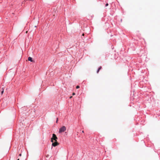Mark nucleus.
Returning a JSON list of instances; mask_svg holds the SVG:
<instances>
[{"mask_svg": "<svg viewBox=\"0 0 160 160\" xmlns=\"http://www.w3.org/2000/svg\"><path fill=\"white\" fill-rule=\"evenodd\" d=\"M58 139V138L57 137L56 135L54 134H52V138H51V142H53V140H54L55 141H57V139Z\"/></svg>", "mask_w": 160, "mask_h": 160, "instance_id": "nucleus-1", "label": "nucleus"}, {"mask_svg": "<svg viewBox=\"0 0 160 160\" xmlns=\"http://www.w3.org/2000/svg\"><path fill=\"white\" fill-rule=\"evenodd\" d=\"M66 130V128L64 126H63L59 129V133L63 132L65 131Z\"/></svg>", "mask_w": 160, "mask_h": 160, "instance_id": "nucleus-2", "label": "nucleus"}, {"mask_svg": "<svg viewBox=\"0 0 160 160\" xmlns=\"http://www.w3.org/2000/svg\"><path fill=\"white\" fill-rule=\"evenodd\" d=\"M52 146L53 147H56L59 144V143L55 141L54 142H52Z\"/></svg>", "mask_w": 160, "mask_h": 160, "instance_id": "nucleus-3", "label": "nucleus"}, {"mask_svg": "<svg viewBox=\"0 0 160 160\" xmlns=\"http://www.w3.org/2000/svg\"><path fill=\"white\" fill-rule=\"evenodd\" d=\"M28 61H30L31 62H32L33 61L32 60V58L30 57H29L28 58Z\"/></svg>", "mask_w": 160, "mask_h": 160, "instance_id": "nucleus-4", "label": "nucleus"}, {"mask_svg": "<svg viewBox=\"0 0 160 160\" xmlns=\"http://www.w3.org/2000/svg\"><path fill=\"white\" fill-rule=\"evenodd\" d=\"M101 68H102V67H101V66L100 67L98 68V71H97V73H98V72H99V71H100V70L101 69Z\"/></svg>", "mask_w": 160, "mask_h": 160, "instance_id": "nucleus-5", "label": "nucleus"}, {"mask_svg": "<svg viewBox=\"0 0 160 160\" xmlns=\"http://www.w3.org/2000/svg\"><path fill=\"white\" fill-rule=\"evenodd\" d=\"M2 90L1 92V94H2L3 93V92H4V89H3L2 88Z\"/></svg>", "mask_w": 160, "mask_h": 160, "instance_id": "nucleus-6", "label": "nucleus"}, {"mask_svg": "<svg viewBox=\"0 0 160 160\" xmlns=\"http://www.w3.org/2000/svg\"><path fill=\"white\" fill-rule=\"evenodd\" d=\"M80 88L79 86L78 85L76 87L77 89H78Z\"/></svg>", "mask_w": 160, "mask_h": 160, "instance_id": "nucleus-7", "label": "nucleus"}, {"mask_svg": "<svg viewBox=\"0 0 160 160\" xmlns=\"http://www.w3.org/2000/svg\"><path fill=\"white\" fill-rule=\"evenodd\" d=\"M108 3H107L106 4V5H105V6H106V7H107V6H108Z\"/></svg>", "mask_w": 160, "mask_h": 160, "instance_id": "nucleus-8", "label": "nucleus"}, {"mask_svg": "<svg viewBox=\"0 0 160 160\" xmlns=\"http://www.w3.org/2000/svg\"><path fill=\"white\" fill-rule=\"evenodd\" d=\"M58 118H57V121H56V123H58Z\"/></svg>", "mask_w": 160, "mask_h": 160, "instance_id": "nucleus-9", "label": "nucleus"}, {"mask_svg": "<svg viewBox=\"0 0 160 160\" xmlns=\"http://www.w3.org/2000/svg\"><path fill=\"white\" fill-rule=\"evenodd\" d=\"M75 93L74 92H73V93H72V95H75Z\"/></svg>", "mask_w": 160, "mask_h": 160, "instance_id": "nucleus-10", "label": "nucleus"}, {"mask_svg": "<svg viewBox=\"0 0 160 160\" xmlns=\"http://www.w3.org/2000/svg\"><path fill=\"white\" fill-rule=\"evenodd\" d=\"M49 156V155H48L46 156V157L47 158Z\"/></svg>", "mask_w": 160, "mask_h": 160, "instance_id": "nucleus-11", "label": "nucleus"}, {"mask_svg": "<svg viewBox=\"0 0 160 160\" xmlns=\"http://www.w3.org/2000/svg\"><path fill=\"white\" fill-rule=\"evenodd\" d=\"M84 33H83V34H82V36H84Z\"/></svg>", "mask_w": 160, "mask_h": 160, "instance_id": "nucleus-12", "label": "nucleus"}, {"mask_svg": "<svg viewBox=\"0 0 160 160\" xmlns=\"http://www.w3.org/2000/svg\"><path fill=\"white\" fill-rule=\"evenodd\" d=\"M72 98V97L71 96L70 97V98Z\"/></svg>", "mask_w": 160, "mask_h": 160, "instance_id": "nucleus-13", "label": "nucleus"}, {"mask_svg": "<svg viewBox=\"0 0 160 160\" xmlns=\"http://www.w3.org/2000/svg\"><path fill=\"white\" fill-rule=\"evenodd\" d=\"M21 155H22L21 154H20L19 155V156H21Z\"/></svg>", "mask_w": 160, "mask_h": 160, "instance_id": "nucleus-14", "label": "nucleus"}, {"mask_svg": "<svg viewBox=\"0 0 160 160\" xmlns=\"http://www.w3.org/2000/svg\"><path fill=\"white\" fill-rule=\"evenodd\" d=\"M82 133H84V131H82Z\"/></svg>", "mask_w": 160, "mask_h": 160, "instance_id": "nucleus-15", "label": "nucleus"}, {"mask_svg": "<svg viewBox=\"0 0 160 160\" xmlns=\"http://www.w3.org/2000/svg\"><path fill=\"white\" fill-rule=\"evenodd\" d=\"M27 32H28V31H26V33H27Z\"/></svg>", "mask_w": 160, "mask_h": 160, "instance_id": "nucleus-16", "label": "nucleus"}, {"mask_svg": "<svg viewBox=\"0 0 160 160\" xmlns=\"http://www.w3.org/2000/svg\"><path fill=\"white\" fill-rule=\"evenodd\" d=\"M19 159H18L17 160H19Z\"/></svg>", "mask_w": 160, "mask_h": 160, "instance_id": "nucleus-17", "label": "nucleus"}]
</instances>
